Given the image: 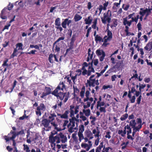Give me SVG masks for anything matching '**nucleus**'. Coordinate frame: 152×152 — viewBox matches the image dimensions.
<instances>
[{
	"label": "nucleus",
	"instance_id": "nucleus-37",
	"mask_svg": "<svg viewBox=\"0 0 152 152\" xmlns=\"http://www.w3.org/2000/svg\"><path fill=\"white\" fill-rule=\"evenodd\" d=\"M64 37H59L56 41L55 42L53 43V48L54 47V45L55 44H56L57 42H59L61 40H63L64 39Z\"/></svg>",
	"mask_w": 152,
	"mask_h": 152
},
{
	"label": "nucleus",
	"instance_id": "nucleus-34",
	"mask_svg": "<svg viewBox=\"0 0 152 152\" xmlns=\"http://www.w3.org/2000/svg\"><path fill=\"white\" fill-rule=\"evenodd\" d=\"M16 48H18V50H23V45L21 43H18L16 44Z\"/></svg>",
	"mask_w": 152,
	"mask_h": 152
},
{
	"label": "nucleus",
	"instance_id": "nucleus-56",
	"mask_svg": "<svg viewBox=\"0 0 152 152\" xmlns=\"http://www.w3.org/2000/svg\"><path fill=\"white\" fill-rule=\"evenodd\" d=\"M36 115L38 116H40L41 115V111H40L39 110H38V109L37 108V110L36 111Z\"/></svg>",
	"mask_w": 152,
	"mask_h": 152
},
{
	"label": "nucleus",
	"instance_id": "nucleus-61",
	"mask_svg": "<svg viewBox=\"0 0 152 152\" xmlns=\"http://www.w3.org/2000/svg\"><path fill=\"white\" fill-rule=\"evenodd\" d=\"M98 9L99 11V15L101 14L102 10H103V6L102 5H100L99 6V7L98 8Z\"/></svg>",
	"mask_w": 152,
	"mask_h": 152
},
{
	"label": "nucleus",
	"instance_id": "nucleus-45",
	"mask_svg": "<svg viewBox=\"0 0 152 152\" xmlns=\"http://www.w3.org/2000/svg\"><path fill=\"white\" fill-rule=\"evenodd\" d=\"M53 57V55L52 54H50L49 56V60L50 63H53V61L52 59V58Z\"/></svg>",
	"mask_w": 152,
	"mask_h": 152
},
{
	"label": "nucleus",
	"instance_id": "nucleus-51",
	"mask_svg": "<svg viewBox=\"0 0 152 152\" xmlns=\"http://www.w3.org/2000/svg\"><path fill=\"white\" fill-rule=\"evenodd\" d=\"M142 96L141 95H140L139 97L137 98L136 101H137V104H140V101H141Z\"/></svg>",
	"mask_w": 152,
	"mask_h": 152
},
{
	"label": "nucleus",
	"instance_id": "nucleus-41",
	"mask_svg": "<svg viewBox=\"0 0 152 152\" xmlns=\"http://www.w3.org/2000/svg\"><path fill=\"white\" fill-rule=\"evenodd\" d=\"M55 25L56 26H60L61 22L60 21V18H57L56 19L55 21Z\"/></svg>",
	"mask_w": 152,
	"mask_h": 152
},
{
	"label": "nucleus",
	"instance_id": "nucleus-16",
	"mask_svg": "<svg viewBox=\"0 0 152 152\" xmlns=\"http://www.w3.org/2000/svg\"><path fill=\"white\" fill-rule=\"evenodd\" d=\"M59 136L60 142H61L62 143H65L67 141V138L62 133H60L59 134Z\"/></svg>",
	"mask_w": 152,
	"mask_h": 152
},
{
	"label": "nucleus",
	"instance_id": "nucleus-5",
	"mask_svg": "<svg viewBox=\"0 0 152 152\" xmlns=\"http://www.w3.org/2000/svg\"><path fill=\"white\" fill-rule=\"evenodd\" d=\"M51 123V121L47 119H44L42 121V124L45 128H47L46 130V131H49L51 130L52 127L50 126V124Z\"/></svg>",
	"mask_w": 152,
	"mask_h": 152
},
{
	"label": "nucleus",
	"instance_id": "nucleus-54",
	"mask_svg": "<svg viewBox=\"0 0 152 152\" xmlns=\"http://www.w3.org/2000/svg\"><path fill=\"white\" fill-rule=\"evenodd\" d=\"M136 97L135 96H133L132 97L130 98V101L131 103H134L135 102Z\"/></svg>",
	"mask_w": 152,
	"mask_h": 152
},
{
	"label": "nucleus",
	"instance_id": "nucleus-53",
	"mask_svg": "<svg viewBox=\"0 0 152 152\" xmlns=\"http://www.w3.org/2000/svg\"><path fill=\"white\" fill-rule=\"evenodd\" d=\"M87 103V104L86 105H83V108L85 109L87 108L90 107L91 105V102H88Z\"/></svg>",
	"mask_w": 152,
	"mask_h": 152
},
{
	"label": "nucleus",
	"instance_id": "nucleus-58",
	"mask_svg": "<svg viewBox=\"0 0 152 152\" xmlns=\"http://www.w3.org/2000/svg\"><path fill=\"white\" fill-rule=\"evenodd\" d=\"M104 40H103V42H104L103 44L102 45L103 46H104V47H106L107 45V42L108 41H109V40H107V39H104Z\"/></svg>",
	"mask_w": 152,
	"mask_h": 152
},
{
	"label": "nucleus",
	"instance_id": "nucleus-47",
	"mask_svg": "<svg viewBox=\"0 0 152 152\" xmlns=\"http://www.w3.org/2000/svg\"><path fill=\"white\" fill-rule=\"evenodd\" d=\"M125 4H124L122 6V8L125 11L128 10V8L129 7V4H126L125 5V7H124Z\"/></svg>",
	"mask_w": 152,
	"mask_h": 152
},
{
	"label": "nucleus",
	"instance_id": "nucleus-44",
	"mask_svg": "<svg viewBox=\"0 0 152 152\" xmlns=\"http://www.w3.org/2000/svg\"><path fill=\"white\" fill-rule=\"evenodd\" d=\"M17 48H15L13 53L10 56V58H13L15 56H16L17 55Z\"/></svg>",
	"mask_w": 152,
	"mask_h": 152
},
{
	"label": "nucleus",
	"instance_id": "nucleus-62",
	"mask_svg": "<svg viewBox=\"0 0 152 152\" xmlns=\"http://www.w3.org/2000/svg\"><path fill=\"white\" fill-rule=\"evenodd\" d=\"M145 61L147 63V64L148 65L150 66L152 68V62H150V60H149L147 59H146L145 60Z\"/></svg>",
	"mask_w": 152,
	"mask_h": 152
},
{
	"label": "nucleus",
	"instance_id": "nucleus-48",
	"mask_svg": "<svg viewBox=\"0 0 152 152\" xmlns=\"http://www.w3.org/2000/svg\"><path fill=\"white\" fill-rule=\"evenodd\" d=\"M126 127H127V129H128V130L127 132V134L131 133L132 130H131V129L130 127V126L127 125L126 126Z\"/></svg>",
	"mask_w": 152,
	"mask_h": 152
},
{
	"label": "nucleus",
	"instance_id": "nucleus-4",
	"mask_svg": "<svg viewBox=\"0 0 152 152\" xmlns=\"http://www.w3.org/2000/svg\"><path fill=\"white\" fill-rule=\"evenodd\" d=\"M65 88V86L64 83L62 82L59 84L56 88L52 93V94L57 96L59 93L61 92V91H63L64 89Z\"/></svg>",
	"mask_w": 152,
	"mask_h": 152
},
{
	"label": "nucleus",
	"instance_id": "nucleus-11",
	"mask_svg": "<svg viewBox=\"0 0 152 152\" xmlns=\"http://www.w3.org/2000/svg\"><path fill=\"white\" fill-rule=\"evenodd\" d=\"M58 99H59L61 101L63 100L64 98V102H66L68 99V96L66 93L61 92L56 96Z\"/></svg>",
	"mask_w": 152,
	"mask_h": 152
},
{
	"label": "nucleus",
	"instance_id": "nucleus-33",
	"mask_svg": "<svg viewBox=\"0 0 152 152\" xmlns=\"http://www.w3.org/2000/svg\"><path fill=\"white\" fill-rule=\"evenodd\" d=\"M142 125L141 124L139 125L138 126H135L133 128V131L135 132L137 131H139L140 129L141 128Z\"/></svg>",
	"mask_w": 152,
	"mask_h": 152
},
{
	"label": "nucleus",
	"instance_id": "nucleus-2",
	"mask_svg": "<svg viewBox=\"0 0 152 152\" xmlns=\"http://www.w3.org/2000/svg\"><path fill=\"white\" fill-rule=\"evenodd\" d=\"M111 11L110 10H108L107 12L103 14V17L101 18L102 22L104 24L106 23L107 22L108 23H110L111 22Z\"/></svg>",
	"mask_w": 152,
	"mask_h": 152
},
{
	"label": "nucleus",
	"instance_id": "nucleus-27",
	"mask_svg": "<svg viewBox=\"0 0 152 152\" xmlns=\"http://www.w3.org/2000/svg\"><path fill=\"white\" fill-rule=\"evenodd\" d=\"M123 23L124 25L125 26L127 25L128 26H130L131 25L129 21L127 20V18L123 19Z\"/></svg>",
	"mask_w": 152,
	"mask_h": 152
},
{
	"label": "nucleus",
	"instance_id": "nucleus-35",
	"mask_svg": "<svg viewBox=\"0 0 152 152\" xmlns=\"http://www.w3.org/2000/svg\"><path fill=\"white\" fill-rule=\"evenodd\" d=\"M82 17L80 15L78 14H76L74 17V19L75 22L77 21L80 20Z\"/></svg>",
	"mask_w": 152,
	"mask_h": 152
},
{
	"label": "nucleus",
	"instance_id": "nucleus-64",
	"mask_svg": "<svg viewBox=\"0 0 152 152\" xmlns=\"http://www.w3.org/2000/svg\"><path fill=\"white\" fill-rule=\"evenodd\" d=\"M65 79H66L67 80V81L69 83H70L71 82V80L70 79V77L69 75H68L66 77L64 78Z\"/></svg>",
	"mask_w": 152,
	"mask_h": 152
},
{
	"label": "nucleus",
	"instance_id": "nucleus-29",
	"mask_svg": "<svg viewBox=\"0 0 152 152\" xmlns=\"http://www.w3.org/2000/svg\"><path fill=\"white\" fill-rule=\"evenodd\" d=\"M85 91V88L84 86H83L82 88L81 91L80 93V96L82 98H83L84 97Z\"/></svg>",
	"mask_w": 152,
	"mask_h": 152
},
{
	"label": "nucleus",
	"instance_id": "nucleus-36",
	"mask_svg": "<svg viewBox=\"0 0 152 152\" xmlns=\"http://www.w3.org/2000/svg\"><path fill=\"white\" fill-rule=\"evenodd\" d=\"M136 124L135 120H131L129 123V126L132 127V128H133L134 127Z\"/></svg>",
	"mask_w": 152,
	"mask_h": 152
},
{
	"label": "nucleus",
	"instance_id": "nucleus-26",
	"mask_svg": "<svg viewBox=\"0 0 152 152\" xmlns=\"http://www.w3.org/2000/svg\"><path fill=\"white\" fill-rule=\"evenodd\" d=\"M117 20L116 19H114L113 20V24L110 26L111 28L113 29H114L116 26L118 25Z\"/></svg>",
	"mask_w": 152,
	"mask_h": 152
},
{
	"label": "nucleus",
	"instance_id": "nucleus-20",
	"mask_svg": "<svg viewBox=\"0 0 152 152\" xmlns=\"http://www.w3.org/2000/svg\"><path fill=\"white\" fill-rule=\"evenodd\" d=\"M67 127L68 129V131L70 133H72L74 132H76L78 128L76 127H73L72 126L68 124Z\"/></svg>",
	"mask_w": 152,
	"mask_h": 152
},
{
	"label": "nucleus",
	"instance_id": "nucleus-3",
	"mask_svg": "<svg viewBox=\"0 0 152 152\" xmlns=\"http://www.w3.org/2000/svg\"><path fill=\"white\" fill-rule=\"evenodd\" d=\"M51 127L53 128L54 130L51 132V134L54 135L57 133L58 132L61 131L62 130L57 123L55 121H52L51 123Z\"/></svg>",
	"mask_w": 152,
	"mask_h": 152
},
{
	"label": "nucleus",
	"instance_id": "nucleus-40",
	"mask_svg": "<svg viewBox=\"0 0 152 152\" xmlns=\"http://www.w3.org/2000/svg\"><path fill=\"white\" fill-rule=\"evenodd\" d=\"M39 138V136L37 134H36L34 138H33L31 141H33L35 143H38V141L39 140L38 138Z\"/></svg>",
	"mask_w": 152,
	"mask_h": 152
},
{
	"label": "nucleus",
	"instance_id": "nucleus-9",
	"mask_svg": "<svg viewBox=\"0 0 152 152\" xmlns=\"http://www.w3.org/2000/svg\"><path fill=\"white\" fill-rule=\"evenodd\" d=\"M95 84L98 86L99 83L98 80H96L95 79L93 80H87V83L86 84V86L88 85L89 87L92 86L94 87L95 86Z\"/></svg>",
	"mask_w": 152,
	"mask_h": 152
},
{
	"label": "nucleus",
	"instance_id": "nucleus-42",
	"mask_svg": "<svg viewBox=\"0 0 152 152\" xmlns=\"http://www.w3.org/2000/svg\"><path fill=\"white\" fill-rule=\"evenodd\" d=\"M105 103L104 102H100V101H98L97 102V105L96 108H98L99 107H101L102 106H103L104 105Z\"/></svg>",
	"mask_w": 152,
	"mask_h": 152
},
{
	"label": "nucleus",
	"instance_id": "nucleus-12",
	"mask_svg": "<svg viewBox=\"0 0 152 152\" xmlns=\"http://www.w3.org/2000/svg\"><path fill=\"white\" fill-rule=\"evenodd\" d=\"M15 135H12V137H10V136H4V138L5 140L7 142L8 141L10 140H12L13 142L12 145L13 146H16V142H15L14 139L15 138Z\"/></svg>",
	"mask_w": 152,
	"mask_h": 152
},
{
	"label": "nucleus",
	"instance_id": "nucleus-24",
	"mask_svg": "<svg viewBox=\"0 0 152 152\" xmlns=\"http://www.w3.org/2000/svg\"><path fill=\"white\" fill-rule=\"evenodd\" d=\"M144 48L149 51L151 50L152 49V41L148 43L145 47Z\"/></svg>",
	"mask_w": 152,
	"mask_h": 152
},
{
	"label": "nucleus",
	"instance_id": "nucleus-25",
	"mask_svg": "<svg viewBox=\"0 0 152 152\" xmlns=\"http://www.w3.org/2000/svg\"><path fill=\"white\" fill-rule=\"evenodd\" d=\"M46 107L43 104L41 103L40 104L39 106L37 107L38 110L40 111H44Z\"/></svg>",
	"mask_w": 152,
	"mask_h": 152
},
{
	"label": "nucleus",
	"instance_id": "nucleus-46",
	"mask_svg": "<svg viewBox=\"0 0 152 152\" xmlns=\"http://www.w3.org/2000/svg\"><path fill=\"white\" fill-rule=\"evenodd\" d=\"M106 106H105V107H100L99 109V110L101 112H103L105 113L106 112Z\"/></svg>",
	"mask_w": 152,
	"mask_h": 152
},
{
	"label": "nucleus",
	"instance_id": "nucleus-30",
	"mask_svg": "<svg viewBox=\"0 0 152 152\" xmlns=\"http://www.w3.org/2000/svg\"><path fill=\"white\" fill-rule=\"evenodd\" d=\"M128 117V115L127 113H125L121 116L120 118L121 121H125Z\"/></svg>",
	"mask_w": 152,
	"mask_h": 152
},
{
	"label": "nucleus",
	"instance_id": "nucleus-52",
	"mask_svg": "<svg viewBox=\"0 0 152 152\" xmlns=\"http://www.w3.org/2000/svg\"><path fill=\"white\" fill-rule=\"evenodd\" d=\"M111 132H106V135L105 136V137L106 138H108L109 139L110 138L111 136L110 135V134Z\"/></svg>",
	"mask_w": 152,
	"mask_h": 152
},
{
	"label": "nucleus",
	"instance_id": "nucleus-13",
	"mask_svg": "<svg viewBox=\"0 0 152 152\" xmlns=\"http://www.w3.org/2000/svg\"><path fill=\"white\" fill-rule=\"evenodd\" d=\"M94 72L95 70L92 66V63H91L90 66H89L86 69V72H85L86 74H84V75H87L88 76H90L91 75V72Z\"/></svg>",
	"mask_w": 152,
	"mask_h": 152
},
{
	"label": "nucleus",
	"instance_id": "nucleus-14",
	"mask_svg": "<svg viewBox=\"0 0 152 152\" xmlns=\"http://www.w3.org/2000/svg\"><path fill=\"white\" fill-rule=\"evenodd\" d=\"M107 32V35L105 36L104 39H105L107 40L110 41L113 38V34L111 31L109 30L108 29H107L106 31Z\"/></svg>",
	"mask_w": 152,
	"mask_h": 152
},
{
	"label": "nucleus",
	"instance_id": "nucleus-32",
	"mask_svg": "<svg viewBox=\"0 0 152 152\" xmlns=\"http://www.w3.org/2000/svg\"><path fill=\"white\" fill-rule=\"evenodd\" d=\"M83 112L85 114V115L86 116H88L90 114V110L89 109L85 110L83 109Z\"/></svg>",
	"mask_w": 152,
	"mask_h": 152
},
{
	"label": "nucleus",
	"instance_id": "nucleus-10",
	"mask_svg": "<svg viewBox=\"0 0 152 152\" xmlns=\"http://www.w3.org/2000/svg\"><path fill=\"white\" fill-rule=\"evenodd\" d=\"M70 122L68 124L72 126L73 127H76L77 128L78 123L79 120L75 117H72L71 119H69Z\"/></svg>",
	"mask_w": 152,
	"mask_h": 152
},
{
	"label": "nucleus",
	"instance_id": "nucleus-21",
	"mask_svg": "<svg viewBox=\"0 0 152 152\" xmlns=\"http://www.w3.org/2000/svg\"><path fill=\"white\" fill-rule=\"evenodd\" d=\"M86 136L89 138V139H92L93 138V134L91 131L89 130L86 131L85 132Z\"/></svg>",
	"mask_w": 152,
	"mask_h": 152
},
{
	"label": "nucleus",
	"instance_id": "nucleus-1",
	"mask_svg": "<svg viewBox=\"0 0 152 152\" xmlns=\"http://www.w3.org/2000/svg\"><path fill=\"white\" fill-rule=\"evenodd\" d=\"M113 148L109 147H105L102 142L95 149V152H112Z\"/></svg>",
	"mask_w": 152,
	"mask_h": 152
},
{
	"label": "nucleus",
	"instance_id": "nucleus-17",
	"mask_svg": "<svg viewBox=\"0 0 152 152\" xmlns=\"http://www.w3.org/2000/svg\"><path fill=\"white\" fill-rule=\"evenodd\" d=\"M48 119L49 120L52 121H53L55 120V118L56 117V115L54 112L52 111H50V113L48 114Z\"/></svg>",
	"mask_w": 152,
	"mask_h": 152
},
{
	"label": "nucleus",
	"instance_id": "nucleus-38",
	"mask_svg": "<svg viewBox=\"0 0 152 152\" xmlns=\"http://www.w3.org/2000/svg\"><path fill=\"white\" fill-rule=\"evenodd\" d=\"M79 132L83 133L84 131V126L83 125L81 124L79 126Z\"/></svg>",
	"mask_w": 152,
	"mask_h": 152
},
{
	"label": "nucleus",
	"instance_id": "nucleus-19",
	"mask_svg": "<svg viewBox=\"0 0 152 152\" xmlns=\"http://www.w3.org/2000/svg\"><path fill=\"white\" fill-rule=\"evenodd\" d=\"M83 66L82 69L83 70V71L82 74L83 75H84V74H86L85 72H86V69H87L88 66H90V65H88L87 63L85 62L83 64Z\"/></svg>",
	"mask_w": 152,
	"mask_h": 152
},
{
	"label": "nucleus",
	"instance_id": "nucleus-60",
	"mask_svg": "<svg viewBox=\"0 0 152 152\" xmlns=\"http://www.w3.org/2000/svg\"><path fill=\"white\" fill-rule=\"evenodd\" d=\"M92 62H93L94 65L97 66L98 63V60L96 59H95L92 61Z\"/></svg>",
	"mask_w": 152,
	"mask_h": 152
},
{
	"label": "nucleus",
	"instance_id": "nucleus-8",
	"mask_svg": "<svg viewBox=\"0 0 152 152\" xmlns=\"http://www.w3.org/2000/svg\"><path fill=\"white\" fill-rule=\"evenodd\" d=\"M152 10V9H150L149 8L148 9L141 8L140 9V11L139 12V14L142 16H143L145 14H146V16H148L151 13V11Z\"/></svg>",
	"mask_w": 152,
	"mask_h": 152
},
{
	"label": "nucleus",
	"instance_id": "nucleus-55",
	"mask_svg": "<svg viewBox=\"0 0 152 152\" xmlns=\"http://www.w3.org/2000/svg\"><path fill=\"white\" fill-rule=\"evenodd\" d=\"M112 87V86H110V85H107V86H105L104 85L103 86V88L104 90L106 89H107L108 88H111Z\"/></svg>",
	"mask_w": 152,
	"mask_h": 152
},
{
	"label": "nucleus",
	"instance_id": "nucleus-22",
	"mask_svg": "<svg viewBox=\"0 0 152 152\" xmlns=\"http://www.w3.org/2000/svg\"><path fill=\"white\" fill-rule=\"evenodd\" d=\"M7 10V8H4L1 11L0 15L1 18L3 19H5L7 18L6 16L4 15L6 14V11Z\"/></svg>",
	"mask_w": 152,
	"mask_h": 152
},
{
	"label": "nucleus",
	"instance_id": "nucleus-6",
	"mask_svg": "<svg viewBox=\"0 0 152 152\" xmlns=\"http://www.w3.org/2000/svg\"><path fill=\"white\" fill-rule=\"evenodd\" d=\"M53 135H52V134H51L50 135L49 137V142L50 143H53L56 142L57 143H60V140L59 139V134L56 135L54 137H53Z\"/></svg>",
	"mask_w": 152,
	"mask_h": 152
},
{
	"label": "nucleus",
	"instance_id": "nucleus-31",
	"mask_svg": "<svg viewBox=\"0 0 152 152\" xmlns=\"http://www.w3.org/2000/svg\"><path fill=\"white\" fill-rule=\"evenodd\" d=\"M69 111L68 110H66L64 113L62 115H61V118H67L68 117V114L69 113Z\"/></svg>",
	"mask_w": 152,
	"mask_h": 152
},
{
	"label": "nucleus",
	"instance_id": "nucleus-18",
	"mask_svg": "<svg viewBox=\"0 0 152 152\" xmlns=\"http://www.w3.org/2000/svg\"><path fill=\"white\" fill-rule=\"evenodd\" d=\"M24 134V132L23 130H21L20 132L17 133L12 131H11L10 133L8 135L10 136L11 135H15V137H16L17 135H18L19 134Z\"/></svg>",
	"mask_w": 152,
	"mask_h": 152
},
{
	"label": "nucleus",
	"instance_id": "nucleus-63",
	"mask_svg": "<svg viewBox=\"0 0 152 152\" xmlns=\"http://www.w3.org/2000/svg\"><path fill=\"white\" fill-rule=\"evenodd\" d=\"M99 140H100L99 138H97V139L95 141V143H94V144L96 145L97 146V145H98L99 142Z\"/></svg>",
	"mask_w": 152,
	"mask_h": 152
},
{
	"label": "nucleus",
	"instance_id": "nucleus-50",
	"mask_svg": "<svg viewBox=\"0 0 152 152\" xmlns=\"http://www.w3.org/2000/svg\"><path fill=\"white\" fill-rule=\"evenodd\" d=\"M91 51L90 48H89L88 49V56H89V57H90V58L91 59H92L93 57V52H92V53L91 54Z\"/></svg>",
	"mask_w": 152,
	"mask_h": 152
},
{
	"label": "nucleus",
	"instance_id": "nucleus-23",
	"mask_svg": "<svg viewBox=\"0 0 152 152\" xmlns=\"http://www.w3.org/2000/svg\"><path fill=\"white\" fill-rule=\"evenodd\" d=\"M92 19L91 16H88L87 18H86L85 20V23L86 24H90L92 22Z\"/></svg>",
	"mask_w": 152,
	"mask_h": 152
},
{
	"label": "nucleus",
	"instance_id": "nucleus-43",
	"mask_svg": "<svg viewBox=\"0 0 152 152\" xmlns=\"http://www.w3.org/2000/svg\"><path fill=\"white\" fill-rule=\"evenodd\" d=\"M23 146L24 150L26 152H30V150H29V148L27 145L23 144Z\"/></svg>",
	"mask_w": 152,
	"mask_h": 152
},
{
	"label": "nucleus",
	"instance_id": "nucleus-49",
	"mask_svg": "<svg viewBox=\"0 0 152 152\" xmlns=\"http://www.w3.org/2000/svg\"><path fill=\"white\" fill-rule=\"evenodd\" d=\"M118 133V134L121 135L122 137H124L125 135L122 130H119Z\"/></svg>",
	"mask_w": 152,
	"mask_h": 152
},
{
	"label": "nucleus",
	"instance_id": "nucleus-15",
	"mask_svg": "<svg viewBox=\"0 0 152 152\" xmlns=\"http://www.w3.org/2000/svg\"><path fill=\"white\" fill-rule=\"evenodd\" d=\"M71 23V20H69L68 18L64 19V21L61 23L62 27L64 28H66V25L69 26L70 23Z\"/></svg>",
	"mask_w": 152,
	"mask_h": 152
},
{
	"label": "nucleus",
	"instance_id": "nucleus-39",
	"mask_svg": "<svg viewBox=\"0 0 152 152\" xmlns=\"http://www.w3.org/2000/svg\"><path fill=\"white\" fill-rule=\"evenodd\" d=\"M53 49H54V50L58 53H59L60 48L57 45H55Z\"/></svg>",
	"mask_w": 152,
	"mask_h": 152
},
{
	"label": "nucleus",
	"instance_id": "nucleus-28",
	"mask_svg": "<svg viewBox=\"0 0 152 152\" xmlns=\"http://www.w3.org/2000/svg\"><path fill=\"white\" fill-rule=\"evenodd\" d=\"M95 40L97 42L98 41L103 42L104 40L102 37L97 35L95 36Z\"/></svg>",
	"mask_w": 152,
	"mask_h": 152
},
{
	"label": "nucleus",
	"instance_id": "nucleus-59",
	"mask_svg": "<svg viewBox=\"0 0 152 152\" xmlns=\"http://www.w3.org/2000/svg\"><path fill=\"white\" fill-rule=\"evenodd\" d=\"M45 90L46 91V92L48 93V94H50L51 93V89L48 87H45Z\"/></svg>",
	"mask_w": 152,
	"mask_h": 152
},
{
	"label": "nucleus",
	"instance_id": "nucleus-57",
	"mask_svg": "<svg viewBox=\"0 0 152 152\" xmlns=\"http://www.w3.org/2000/svg\"><path fill=\"white\" fill-rule=\"evenodd\" d=\"M88 145L87 144L83 143L81 145V146L82 148H86L88 146Z\"/></svg>",
	"mask_w": 152,
	"mask_h": 152
},
{
	"label": "nucleus",
	"instance_id": "nucleus-7",
	"mask_svg": "<svg viewBox=\"0 0 152 152\" xmlns=\"http://www.w3.org/2000/svg\"><path fill=\"white\" fill-rule=\"evenodd\" d=\"M96 53L97 55L99 57L100 61H103L106 56L105 52L102 49H98L96 50Z\"/></svg>",
	"mask_w": 152,
	"mask_h": 152
}]
</instances>
